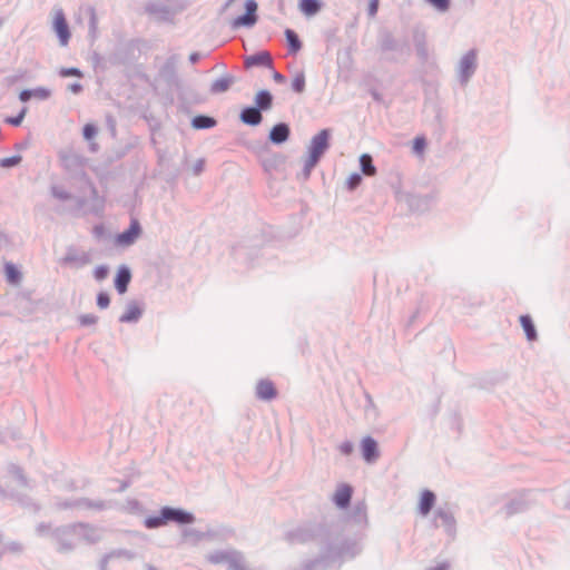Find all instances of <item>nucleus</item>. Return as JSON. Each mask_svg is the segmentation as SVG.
<instances>
[{
  "label": "nucleus",
  "instance_id": "nucleus-30",
  "mask_svg": "<svg viewBox=\"0 0 570 570\" xmlns=\"http://www.w3.org/2000/svg\"><path fill=\"white\" fill-rule=\"evenodd\" d=\"M51 95V91L45 87H39L32 90V96L37 99L45 100L49 98Z\"/></svg>",
  "mask_w": 570,
  "mask_h": 570
},
{
  "label": "nucleus",
  "instance_id": "nucleus-15",
  "mask_svg": "<svg viewBox=\"0 0 570 570\" xmlns=\"http://www.w3.org/2000/svg\"><path fill=\"white\" fill-rule=\"evenodd\" d=\"M271 56L267 52H261L254 56H249L246 58L245 63L247 67H254V66H268L271 65Z\"/></svg>",
  "mask_w": 570,
  "mask_h": 570
},
{
  "label": "nucleus",
  "instance_id": "nucleus-14",
  "mask_svg": "<svg viewBox=\"0 0 570 570\" xmlns=\"http://www.w3.org/2000/svg\"><path fill=\"white\" fill-rule=\"evenodd\" d=\"M141 315V308L136 304L131 303L127 306L125 313L120 316V322L129 323L137 321Z\"/></svg>",
  "mask_w": 570,
  "mask_h": 570
},
{
  "label": "nucleus",
  "instance_id": "nucleus-21",
  "mask_svg": "<svg viewBox=\"0 0 570 570\" xmlns=\"http://www.w3.org/2000/svg\"><path fill=\"white\" fill-rule=\"evenodd\" d=\"M360 164H361L362 171L366 176H374L375 175L376 168L373 165L372 157L370 155L363 154L360 157Z\"/></svg>",
  "mask_w": 570,
  "mask_h": 570
},
{
  "label": "nucleus",
  "instance_id": "nucleus-1",
  "mask_svg": "<svg viewBox=\"0 0 570 570\" xmlns=\"http://www.w3.org/2000/svg\"><path fill=\"white\" fill-rule=\"evenodd\" d=\"M330 136L331 132L328 129H322L312 138L308 147V156L305 160V170L307 175L316 166L323 154L328 148Z\"/></svg>",
  "mask_w": 570,
  "mask_h": 570
},
{
  "label": "nucleus",
  "instance_id": "nucleus-5",
  "mask_svg": "<svg viewBox=\"0 0 570 570\" xmlns=\"http://www.w3.org/2000/svg\"><path fill=\"white\" fill-rule=\"evenodd\" d=\"M140 233L141 228L139 222L137 219H131L129 228L119 234L116 242L118 245L129 246L139 237Z\"/></svg>",
  "mask_w": 570,
  "mask_h": 570
},
{
  "label": "nucleus",
  "instance_id": "nucleus-11",
  "mask_svg": "<svg viewBox=\"0 0 570 570\" xmlns=\"http://www.w3.org/2000/svg\"><path fill=\"white\" fill-rule=\"evenodd\" d=\"M435 503V495L430 490H424L419 502V511L422 515L429 514Z\"/></svg>",
  "mask_w": 570,
  "mask_h": 570
},
{
  "label": "nucleus",
  "instance_id": "nucleus-24",
  "mask_svg": "<svg viewBox=\"0 0 570 570\" xmlns=\"http://www.w3.org/2000/svg\"><path fill=\"white\" fill-rule=\"evenodd\" d=\"M145 524L147 528L153 529V528H158V527L165 525V524H167V522L163 515V511H160L159 515L150 517V518L146 519Z\"/></svg>",
  "mask_w": 570,
  "mask_h": 570
},
{
  "label": "nucleus",
  "instance_id": "nucleus-38",
  "mask_svg": "<svg viewBox=\"0 0 570 570\" xmlns=\"http://www.w3.org/2000/svg\"><path fill=\"white\" fill-rule=\"evenodd\" d=\"M107 268L106 267H102V266H99L95 269L94 274H95V277L98 279V281H101L104 278H106L107 276Z\"/></svg>",
  "mask_w": 570,
  "mask_h": 570
},
{
  "label": "nucleus",
  "instance_id": "nucleus-3",
  "mask_svg": "<svg viewBox=\"0 0 570 570\" xmlns=\"http://www.w3.org/2000/svg\"><path fill=\"white\" fill-rule=\"evenodd\" d=\"M246 13L244 16L237 17L233 21V27H252L257 21V2L255 0H247L245 3Z\"/></svg>",
  "mask_w": 570,
  "mask_h": 570
},
{
  "label": "nucleus",
  "instance_id": "nucleus-16",
  "mask_svg": "<svg viewBox=\"0 0 570 570\" xmlns=\"http://www.w3.org/2000/svg\"><path fill=\"white\" fill-rule=\"evenodd\" d=\"M4 273H6V278L10 284L17 285L20 283L21 273L19 272V269L16 267L14 264L7 262L4 264Z\"/></svg>",
  "mask_w": 570,
  "mask_h": 570
},
{
  "label": "nucleus",
  "instance_id": "nucleus-25",
  "mask_svg": "<svg viewBox=\"0 0 570 570\" xmlns=\"http://www.w3.org/2000/svg\"><path fill=\"white\" fill-rule=\"evenodd\" d=\"M195 128H209L215 125V120L209 117L198 116L193 120Z\"/></svg>",
  "mask_w": 570,
  "mask_h": 570
},
{
  "label": "nucleus",
  "instance_id": "nucleus-34",
  "mask_svg": "<svg viewBox=\"0 0 570 570\" xmlns=\"http://www.w3.org/2000/svg\"><path fill=\"white\" fill-rule=\"evenodd\" d=\"M110 303L109 296L106 293H99L97 296V305L100 308H107Z\"/></svg>",
  "mask_w": 570,
  "mask_h": 570
},
{
  "label": "nucleus",
  "instance_id": "nucleus-23",
  "mask_svg": "<svg viewBox=\"0 0 570 570\" xmlns=\"http://www.w3.org/2000/svg\"><path fill=\"white\" fill-rule=\"evenodd\" d=\"M292 88L296 92H303L305 89V76L303 72H297L292 80Z\"/></svg>",
  "mask_w": 570,
  "mask_h": 570
},
{
  "label": "nucleus",
  "instance_id": "nucleus-36",
  "mask_svg": "<svg viewBox=\"0 0 570 570\" xmlns=\"http://www.w3.org/2000/svg\"><path fill=\"white\" fill-rule=\"evenodd\" d=\"M79 321L82 325H92L97 322V316L94 314L82 315Z\"/></svg>",
  "mask_w": 570,
  "mask_h": 570
},
{
  "label": "nucleus",
  "instance_id": "nucleus-19",
  "mask_svg": "<svg viewBox=\"0 0 570 570\" xmlns=\"http://www.w3.org/2000/svg\"><path fill=\"white\" fill-rule=\"evenodd\" d=\"M520 323L525 332V335L529 341H534L537 338V332L534 328V325L532 323V320L528 315H522L520 317Z\"/></svg>",
  "mask_w": 570,
  "mask_h": 570
},
{
  "label": "nucleus",
  "instance_id": "nucleus-6",
  "mask_svg": "<svg viewBox=\"0 0 570 570\" xmlns=\"http://www.w3.org/2000/svg\"><path fill=\"white\" fill-rule=\"evenodd\" d=\"M362 453L366 462H373L379 458L377 443L367 436L362 441Z\"/></svg>",
  "mask_w": 570,
  "mask_h": 570
},
{
  "label": "nucleus",
  "instance_id": "nucleus-27",
  "mask_svg": "<svg viewBox=\"0 0 570 570\" xmlns=\"http://www.w3.org/2000/svg\"><path fill=\"white\" fill-rule=\"evenodd\" d=\"M21 160H22V157L20 155L6 157L0 160V166L3 168L13 167V166L19 165L21 163Z\"/></svg>",
  "mask_w": 570,
  "mask_h": 570
},
{
  "label": "nucleus",
  "instance_id": "nucleus-28",
  "mask_svg": "<svg viewBox=\"0 0 570 570\" xmlns=\"http://www.w3.org/2000/svg\"><path fill=\"white\" fill-rule=\"evenodd\" d=\"M59 75L63 78H66V77L81 78L83 76V73L78 68H61L59 70Z\"/></svg>",
  "mask_w": 570,
  "mask_h": 570
},
{
  "label": "nucleus",
  "instance_id": "nucleus-13",
  "mask_svg": "<svg viewBox=\"0 0 570 570\" xmlns=\"http://www.w3.org/2000/svg\"><path fill=\"white\" fill-rule=\"evenodd\" d=\"M130 277L131 276H130V273L128 269H126V268L119 269V272L116 276L115 286L120 294H124L127 291V286L130 282Z\"/></svg>",
  "mask_w": 570,
  "mask_h": 570
},
{
  "label": "nucleus",
  "instance_id": "nucleus-10",
  "mask_svg": "<svg viewBox=\"0 0 570 570\" xmlns=\"http://www.w3.org/2000/svg\"><path fill=\"white\" fill-rule=\"evenodd\" d=\"M240 119L246 125L256 126L261 124L263 117L259 109L248 107L242 111Z\"/></svg>",
  "mask_w": 570,
  "mask_h": 570
},
{
  "label": "nucleus",
  "instance_id": "nucleus-12",
  "mask_svg": "<svg viewBox=\"0 0 570 570\" xmlns=\"http://www.w3.org/2000/svg\"><path fill=\"white\" fill-rule=\"evenodd\" d=\"M289 128L285 124H278L273 127L269 134V139L275 144H282L287 140Z\"/></svg>",
  "mask_w": 570,
  "mask_h": 570
},
{
  "label": "nucleus",
  "instance_id": "nucleus-41",
  "mask_svg": "<svg viewBox=\"0 0 570 570\" xmlns=\"http://www.w3.org/2000/svg\"><path fill=\"white\" fill-rule=\"evenodd\" d=\"M68 88L73 94H79L82 90V86L78 82L69 85Z\"/></svg>",
  "mask_w": 570,
  "mask_h": 570
},
{
  "label": "nucleus",
  "instance_id": "nucleus-4",
  "mask_svg": "<svg viewBox=\"0 0 570 570\" xmlns=\"http://www.w3.org/2000/svg\"><path fill=\"white\" fill-rule=\"evenodd\" d=\"M163 515L166 519V522H176L178 524H189L194 521V517L191 513H188L180 509L174 508H163Z\"/></svg>",
  "mask_w": 570,
  "mask_h": 570
},
{
  "label": "nucleus",
  "instance_id": "nucleus-31",
  "mask_svg": "<svg viewBox=\"0 0 570 570\" xmlns=\"http://www.w3.org/2000/svg\"><path fill=\"white\" fill-rule=\"evenodd\" d=\"M425 146H426V141H425V138L424 137H416L414 140H413V150L421 155L423 154L424 149H425Z\"/></svg>",
  "mask_w": 570,
  "mask_h": 570
},
{
  "label": "nucleus",
  "instance_id": "nucleus-7",
  "mask_svg": "<svg viewBox=\"0 0 570 570\" xmlns=\"http://www.w3.org/2000/svg\"><path fill=\"white\" fill-rule=\"evenodd\" d=\"M352 497V488L348 484H340L334 493V502L340 508H346Z\"/></svg>",
  "mask_w": 570,
  "mask_h": 570
},
{
  "label": "nucleus",
  "instance_id": "nucleus-18",
  "mask_svg": "<svg viewBox=\"0 0 570 570\" xmlns=\"http://www.w3.org/2000/svg\"><path fill=\"white\" fill-rule=\"evenodd\" d=\"M232 83H233V78H230V77H224V78L217 79L212 83L210 91L213 94L225 92L229 89Z\"/></svg>",
  "mask_w": 570,
  "mask_h": 570
},
{
  "label": "nucleus",
  "instance_id": "nucleus-26",
  "mask_svg": "<svg viewBox=\"0 0 570 570\" xmlns=\"http://www.w3.org/2000/svg\"><path fill=\"white\" fill-rule=\"evenodd\" d=\"M208 561L214 564L228 562L232 560L230 556L226 552H216L208 556Z\"/></svg>",
  "mask_w": 570,
  "mask_h": 570
},
{
  "label": "nucleus",
  "instance_id": "nucleus-20",
  "mask_svg": "<svg viewBox=\"0 0 570 570\" xmlns=\"http://www.w3.org/2000/svg\"><path fill=\"white\" fill-rule=\"evenodd\" d=\"M272 95L266 90H261L256 94L255 102L259 109H269L272 106Z\"/></svg>",
  "mask_w": 570,
  "mask_h": 570
},
{
  "label": "nucleus",
  "instance_id": "nucleus-8",
  "mask_svg": "<svg viewBox=\"0 0 570 570\" xmlns=\"http://www.w3.org/2000/svg\"><path fill=\"white\" fill-rule=\"evenodd\" d=\"M476 62V55L473 51L468 52L461 60L460 69L462 77L466 80L474 71Z\"/></svg>",
  "mask_w": 570,
  "mask_h": 570
},
{
  "label": "nucleus",
  "instance_id": "nucleus-17",
  "mask_svg": "<svg viewBox=\"0 0 570 570\" xmlns=\"http://www.w3.org/2000/svg\"><path fill=\"white\" fill-rule=\"evenodd\" d=\"M299 10L306 16H313L321 9L318 0H299Z\"/></svg>",
  "mask_w": 570,
  "mask_h": 570
},
{
  "label": "nucleus",
  "instance_id": "nucleus-9",
  "mask_svg": "<svg viewBox=\"0 0 570 570\" xmlns=\"http://www.w3.org/2000/svg\"><path fill=\"white\" fill-rule=\"evenodd\" d=\"M256 394L262 400H272L276 396V390L271 381L264 380L258 382Z\"/></svg>",
  "mask_w": 570,
  "mask_h": 570
},
{
  "label": "nucleus",
  "instance_id": "nucleus-42",
  "mask_svg": "<svg viewBox=\"0 0 570 570\" xmlns=\"http://www.w3.org/2000/svg\"><path fill=\"white\" fill-rule=\"evenodd\" d=\"M274 79H275L276 81H283V80H284V77H283L282 75H279L278 72H275V73H274Z\"/></svg>",
  "mask_w": 570,
  "mask_h": 570
},
{
  "label": "nucleus",
  "instance_id": "nucleus-2",
  "mask_svg": "<svg viewBox=\"0 0 570 570\" xmlns=\"http://www.w3.org/2000/svg\"><path fill=\"white\" fill-rule=\"evenodd\" d=\"M53 29L59 37L60 45L63 47L67 46L70 39V31L65 13L61 9L55 11Z\"/></svg>",
  "mask_w": 570,
  "mask_h": 570
},
{
  "label": "nucleus",
  "instance_id": "nucleus-40",
  "mask_svg": "<svg viewBox=\"0 0 570 570\" xmlns=\"http://www.w3.org/2000/svg\"><path fill=\"white\" fill-rule=\"evenodd\" d=\"M32 90H22L19 95L21 101L26 102L32 98Z\"/></svg>",
  "mask_w": 570,
  "mask_h": 570
},
{
  "label": "nucleus",
  "instance_id": "nucleus-35",
  "mask_svg": "<svg viewBox=\"0 0 570 570\" xmlns=\"http://www.w3.org/2000/svg\"><path fill=\"white\" fill-rule=\"evenodd\" d=\"M362 178L358 174H353L347 179V185L350 189H354L361 183Z\"/></svg>",
  "mask_w": 570,
  "mask_h": 570
},
{
  "label": "nucleus",
  "instance_id": "nucleus-33",
  "mask_svg": "<svg viewBox=\"0 0 570 570\" xmlns=\"http://www.w3.org/2000/svg\"><path fill=\"white\" fill-rule=\"evenodd\" d=\"M26 112H27V109L24 108L17 117L7 118L6 122L13 125V126H19L21 124L22 119L24 118Z\"/></svg>",
  "mask_w": 570,
  "mask_h": 570
},
{
  "label": "nucleus",
  "instance_id": "nucleus-22",
  "mask_svg": "<svg viewBox=\"0 0 570 570\" xmlns=\"http://www.w3.org/2000/svg\"><path fill=\"white\" fill-rule=\"evenodd\" d=\"M285 36H286V40H287V43L289 47V51L292 53H296L297 51H299L302 45H301V41H299L297 35L293 30L286 29Z\"/></svg>",
  "mask_w": 570,
  "mask_h": 570
},
{
  "label": "nucleus",
  "instance_id": "nucleus-39",
  "mask_svg": "<svg viewBox=\"0 0 570 570\" xmlns=\"http://www.w3.org/2000/svg\"><path fill=\"white\" fill-rule=\"evenodd\" d=\"M340 451L344 455H350L353 452V444L351 442H344L340 445Z\"/></svg>",
  "mask_w": 570,
  "mask_h": 570
},
{
  "label": "nucleus",
  "instance_id": "nucleus-37",
  "mask_svg": "<svg viewBox=\"0 0 570 570\" xmlns=\"http://www.w3.org/2000/svg\"><path fill=\"white\" fill-rule=\"evenodd\" d=\"M379 10V0H370L368 2V16L375 17Z\"/></svg>",
  "mask_w": 570,
  "mask_h": 570
},
{
  "label": "nucleus",
  "instance_id": "nucleus-32",
  "mask_svg": "<svg viewBox=\"0 0 570 570\" xmlns=\"http://www.w3.org/2000/svg\"><path fill=\"white\" fill-rule=\"evenodd\" d=\"M97 134V128L91 125V124H87L85 127H83V137L85 139L87 140H90L92 139Z\"/></svg>",
  "mask_w": 570,
  "mask_h": 570
},
{
  "label": "nucleus",
  "instance_id": "nucleus-29",
  "mask_svg": "<svg viewBox=\"0 0 570 570\" xmlns=\"http://www.w3.org/2000/svg\"><path fill=\"white\" fill-rule=\"evenodd\" d=\"M432 7L439 11H446L450 7V0H426Z\"/></svg>",
  "mask_w": 570,
  "mask_h": 570
}]
</instances>
